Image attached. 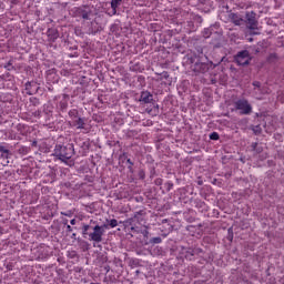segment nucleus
I'll list each match as a JSON object with an SVG mask.
<instances>
[{
	"label": "nucleus",
	"mask_w": 284,
	"mask_h": 284,
	"mask_svg": "<svg viewBox=\"0 0 284 284\" xmlns=\"http://www.w3.org/2000/svg\"><path fill=\"white\" fill-rule=\"evenodd\" d=\"M123 0H111V9L113 10V14H116V9L121 6Z\"/></svg>",
	"instance_id": "obj_17"
},
{
	"label": "nucleus",
	"mask_w": 284,
	"mask_h": 284,
	"mask_svg": "<svg viewBox=\"0 0 284 284\" xmlns=\"http://www.w3.org/2000/svg\"><path fill=\"white\" fill-rule=\"evenodd\" d=\"M0 153L3 159H8V154H10V150L6 149V146L0 145Z\"/></svg>",
	"instance_id": "obj_19"
},
{
	"label": "nucleus",
	"mask_w": 284,
	"mask_h": 284,
	"mask_svg": "<svg viewBox=\"0 0 284 284\" xmlns=\"http://www.w3.org/2000/svg\"><path fill=\"white\" fill-rule=\"evenodd\" d=\"M230 19L234 26H242L243 24V18L239 16L237 13H231Z\"/></svg>",
	"instance_id": "obj_13"
},
{
	"label": "nucleus",
	"mask_w": 284,
	"mask_h": 284,
	"mask_svg": "<svg viewBox=\"0 0 284 284\" xmlns=\"http://www.w3.org/2000/svg\"><path fill=\"white\" fill-rule=\"evenodd\" d=\"M26 92L27 94H29V97H32V94H37V92H39V85L37 84V82H27Z\"/></svg>",
	"instance_id": "obj_8"
},
{
	"label": "nucleus",
	"mask_w": 284,
	"mask_h": 284,
	"mask_svg": "<svg viewBox=\"0 0 284 284\" xmlns=\"http://www.w3.org/2000/svg\"><path fill=\"white\" fill-rule=\"evenodd\" d=\"M70 224H71V225H77V220H75V219H72V220L70 221Z\"/></svg>",
	"instance_id": "obj_31"
},
{
	"label": "nucleus",
	"mask_w": 284,
	"mask_h": 284,
	"mask_svg": "<svg viewBox=\"0 0 284 284\" xmlns=\"http://www.w3.org/2000/svg\"><path fill=\"white\" fill-rule=\"evenodd\" d=\"M110 227H116V225H119V221H116L115 219L108 221Z\"/></svg>",
	"instance_id": "obj_23"
},
{
	"label": "nucleus",
	"mask_w": 284,
	"mask_h": 284,
	"mask_svg": "<svg viewBox=\"0 0 284 284\" xmlns=\"http://www.w3.org/2000/svg\"><path fill=\"white\" fill-rule=\"evenodd\" d=\"M128 170H129L130 172H132V165H129V166H128Z\"/></svg>",
	"instance_id": "obj_33"
},
{
	"label": "nucleus",
	"mask_w": 284,
	"mask_h": 284,
	"mask_svg": "<svg viewBox=\"0 0 284 284\" xmlns=\"http://www.w3.org/2000/svg\"><path fill=\"white\" fill-rule=\"evenodd\" d=\"M88 230H90V225L88 224H84L83 227H82V234H88Z\"/></svg>",
	"instance_id": "obj_25"
},
{
	"label": "nucleus",
	"mask_w": 284,
	"mask_h": 284,
	"mask_svg": "<svg viewBox=\"0 0 284 284\" xmlns=\"http://www.w3.org/2000/svg\"><path fill=\"white\" fill-rule=\"evenodd\" d=\"M253 87H254L253 94L255 99H261V95L265 94V92L263 91V88H261V82L254 81Z\"/></svg>",
	"instance_id": "obj_9"
},
{
	"label": "nucleus",
	"mask_w": 284,
	"mask_h": 284,
	"mask_svg": "<svg viewBox=\"0 0 284 284\" xmlns=\"http://www.w3.org/2000/svg\"><path fill=\"white\" fill-rule=\"evenodd\" d=\"M73 128H77V130H85V118H78L72 121Z\"/></svg>",
	"instance_id": "obj_12"
},
{
	"label": "nucleus",
	"mask_w": 284,
	"mask_h": 284,
	"mask_svg": "<svg viewBox=\"0 0 284 284\" xmlns=\"http://www.w3.org/2000/svg\"><path fill=\"white\" fill-rule=\"evenodd\" d=\"M202 34L204 39H210V37H212V27L204 29Z\"/></svg>",
	"instance_id": "obj_20"
},
{
	"label": "nucleus",
	"mask_w": 284,
	"mask_h": 284,
	"mask_svg": "<svg viewBox=\"0 0 284 284\" xmlns=\"http://www.w3.org/2000/svg\"><path fill=\"white\" fill-rule=\"evenodd\" d=\"M252 148L254 151H257L258 153L263 152V149L258 148V142H253ZM256 148H258V149H256Z\"/></svg>",
	"instance_id": "obj_22"
},
{
	"label": "nucleus",
	"mask_w": 284,
	"mask_h": 284,
	"mask_svg": "<svg viewBox=\"0 0 284 284\" xmlns=\"http://www.w3.org/2000/svg\"><path fill=\"white\" fill-rule=\"evenodd\" d=\"M103 234H105L103 226L95 225L93 227V232L89 234V240L93 241L94 243H101L103 241Z\"/></svg>",
	"instance_id": "obj_3"
},
{
	"label": "nucleus",
	"mask_w": 284,
	"mask_h": 284,
	"mask_svg": "<svg viewBox=\"0 0 284 284\" xmlns=\"http://www.w3.org/2000/svg\"><path fill=\"white\" fill-rule=\"evenodd\" d=\"M273 59H276V55L273 53V54H270L268 57V61H272Z\"/></svg>",
	"instance_id": "obj_29"
},
{
	"label": "nucleus",
	"mask_w": 284,
	"mask_h": 284,
	"mask_svg": "<svg viewBox=\"0 0 284 284\" xmlns=\"http://www.w3.org/2000/svg\"><path fill=\"white\" fill-rule=\"evenodd\" d=\"M144 230L140 229V234H142L144 236V239H148V236L150 235V232L148 231V226H144Z\"/></svg>",
	"instance_id": "obj_21"
},
{
	"label": "nucleus",
	"mask_w": 284,
	"mask_h": 284,
	"mask_svg": "<svg viewBox=\"0 0 284 284\" xmlns=\"http://www.w3.org/2000/svg\"><path fill=\"white\" fill-rule=\"evenodd\" d=\"M210 139L211 141H219L220 136L216 132H213L210 134Z\"/></svg>",
	"instance_id": "obj_24"
},
{
	"label": "nucleus",
	"mask_w": 284,
	"mask_h": 284,
	"mask_svg": "<svg viewBox=\"0 0 284 284\" xmlns=\"http://www.w3.org/2000/svg\"><path fill=\"white\" fill-rule=\"evenodd\" d=\"M222 61H223V59L219 63H221Z\"/></svg>",
	"instance_id": "obj_35"
},
{
	"label": "nucleus",
	"mask_w": 284,
	"mask_h": 284,
	"mask_svg": "<svg viewBox=\"0 0 284 284\" xmlns=\"http://www.w3.org/2000/svg\"><path fill=\"white\" fill-rule=\"evenodd\" d=\"M139 178L142 180L145 179V171L143 170L139 171Z\"/></svg>",
	"instance_id": "obj_27"
},
{
	"label": "nucleus",
	"mask_w": 284,
	"mask_h": 284,
	"mask_svg": "<svg viewBox=\"0 0 284 284\" xmlns=\"http://www.w3.org/2000/svg\"><path fill=\"white\" fill-rule=\"evenodd\" d=\"M90 14H92V10H90V7H80L77 9V16L81 17L84 21H88L90 19Z\"/></svg>",
	"instance_id": "obj_7"
},
{
	"label": "nucleus",
	"mask_w": 284,
	"mask_h": 284,
	"mask_svg": "<svg viewBox=\"0 0 284 284\" xmlns=\"http://www.w3.org/2000/svg\"><path fill=\"white\" fill-rule=\"evenodd\" d=\"M120 223H123L125 230H130V232H132L133 234L141 233V227L139 226V222H136L134 217H130L126 221L120 222Z\"/></svg>",
	"instance_id": "obj_4"
},
{
	"label": "nucleus",
	"mask_w": 284,
	"mask_h": 284,
	"mask_svg": "<svg viewBox=\"0 0 284 284\" xmlns=\"http://www.w3.org/2000/svg\"><path fill=\"white\" fill-rule=\"evenodd\" d=\"M235 110L240 112V114L247 115L252 112V104L250 101L245 99H240L234 102Z\"/></svg>",
	"instance_id": "obj_2"
},
{
	"label": "nucleus",
	"mask_w": 284,
	"mask_h": 284,
	"mask_svg": "<svg viewBox=\"0 0 284 284\" xmlns=\"http://www.w3.org/2000/svg\"><path fill=\"white\" fill-rule=\"evenodd\" d=\"M53 156H57V159H59L63 163H68V161H70V159L74 156V144H57L53 150Z\"/></svg>",
	"instance_id": "obj_1"
},
{
	"label": "nucleus",
	"mask_w": 284,
	"mask_h": 284,
	"mask_svg": "<svg viewBox=\"0 0 284 284\" xmlns=\"http://www.w3.org/2000/svg\"><path fill=\"white\" fill-rule=\"evenodd\" d=\"M50 41H57V39H59V32H57V30L54 29H49L47 32Z\"/></svg>",
	"instance_id": "obj_16"
},
{
	"label": "nucleus",
	"mask_w": 284,
	"mask_h": 284,
	"mask_svg": "<svg viewBox=\"0 0 284 284\" xmlns=\"http://www.w3.org/2000/svg\"><path fill=\"white\" fill-rule=\"evenodd\" d=\"M162 79H170V73L168 71H164L161 73Z\"/></svg>",
	"instance_id": "obj_26"
},
{
	"label": "nucleus",
	"mask_w": 284,
	"mask_h": 284,
	"mask_svg": "<svg viewBox=\"0 0 284 284\" xmlns=\"http://www.w3.org/2000/svg\"><path fill=\"white\" fill-rule=\"evenodd\" d=\"M67 231L68 232H72V226L71 225H67Z\"/></svg>",
	"instance_id": "obj_32"
},
{
	"label": "nucleus",
	"mask_w": 284,
	"mask_h": 284,
	"mask_svg": "<svg viewBox=\"0 0 284 284\" xmlns=\"http://www.w3.org/2000/svg\"><path fill=\"white\" fill-rule=\"evenodd\" d=\"M153 100H154V95H152V93H150L149 91L141 92L140 101L142 103H152Z\"/></svg>",
	"instance_id": "obj_10"
},
{
	"label": "nucleus",
	"mask_w": 284,
	"mask_h": 284,
	"mask_svg": "<svg viewBox=\"0 0 284 284\" xmlns=\"http://www.w3.org/2000/svg\"><path fill=\"white\" fill-rule=\"evenodd\" d=\"M8 65H12V61H9V62H8Z\"/></svg>",
	"instance_id": "obj_34"
},
{
	"label": "nucleus",
	"mask_w": 284,
	"mask_h": 284,
	"mask_svg": "<svg viewBox=\"0 0 284 284\" xmlns=\"http://www.w3.org/2000/svg\"><path fill=\"white\" fill-rule=\"evenodd\" d=\"M245 19L250 30H256V28H258V21L256 20V12L247 11L245 13Z\"/></svg>",
	"instance_id": "obj_6"
},
{
	"label": "nucleus",
	"mask_w": 284,
	"mask_h": 284,
	"mask_svg": "<svg viewBox=\"0 0 284 284\" xmlns=\"http://www.w3.org/2000/svg\"><path fill=\"white\" fill-rule=\"evenodd\" d=\"M14 130L17 131L16 134L13 135V139H17V134H26V124H17L14 126Z\"/></svg>",
	"instance_id": "obj_15"
},
{
	"label": "nucleus",
	"mask_w": 284,
	"mask_h": 284,
	"mask_svg": "<svg viewBox=\"0 0 284 284\" xmlns=\"http://www.w3.org/2000/svg\"><path fill=\"white\" fill-rule=\"evenodd\" d=\"M126 163H128L129 165H134V162H132L131 159H128V160H126Z\"/></svg>",
	"instance_id": "obj_30"
},
{
	"label": "nucleus",
	"mask_w": 284,
	"mask_h": 284,
	"mask_svg": "<svg viewBox=\"0 0 284 284\" xmlns=\"http://www.w3.org/2000/svg\"><path fill=\"white\" fill-rule=\"evenodd\" d=\"M146 214L148 213L145 212V210H140L134 213L133 219L136 221V223H139V225H141L143 223V221H145Z\"/></svg>",
	"instance_id": "obj_11"
},
{
	"label": "nucleus",
	"mask_w": 284,
	"mask_h": 284,
	"mask_svg": "<svg viewBox=\"0 0 284 284\" xmlns=\"http://www.w3.org/2000/svg\"><path fill=\"white\" fill-rule=\"evenodd\" d=\"M69 101H70V95L63 94L62 95V101L59 103L60 110H62V112H65V110H68Z\"/></svg>",
	"instance_id": "obj_14"
},
{
	"label": "nucleus",
	"mask_w": 284,
	"mask_h": 284,
	"mask_svg": "<svg viewBox=\"0 0 284 284\" xmlns=\"http://www.w3.org/2000/svg\"><path fill=\"white\" fill-rule=\"evenodd\" d=\"M69 116H70V119L72 120V122L75 121V119H79V110H77V109H71V110L69 111Z\"/></svg>",
	"instance_id": "obj_18"
},
{
	"label": "nucleus",
	"mask_w": 284,
	"mask_h": 284,
	"mask_svg": "<svg viewBox=\"0 0 284 284\" xmlns=\"http://www.w3.org/2000/svg\"><path fill=\"white\" fill-rule=\"evenodd\" d=\"M161 241H162L161 237H153V241H152V242H153V243H161Z\"/></svg>",
	"instance_id": "obj_28"
},
{
	"label": "nucleus",
	"mask_w": 284,
	"mask_h": 284,
	"mask_svg": "<svg viewBox=\"0 0 284 284\" xmlns=\"http://www.w3.org/2000/svg\"><path fill=\"white\" fill-rule=\"evenodd\" d=\"M250 51L244 50V51H240L236 55H235V62L237 63V65H250Z\"/></svg>",
	"instance_id": "obj_5"
}]
</instances>
